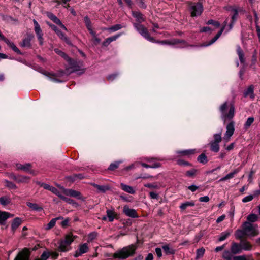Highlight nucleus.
Wrapping results in <instances>:
<instances>
[{
    "mask_svg": "<svg viewBox=\"0 0 260 260\" xmlns=\"http://www.w3.org/2000/svg\"><path fill=\"white\" fill-rule=\"evenodd\" d=\"M241 245L235 242H232L230 246V250H225L223 251L222 257L224 260H248L245 255L233 256L241 253Z\"/></svg>",
    "mask_w": 260,
    "mask_h": 260,
    "instance_id": "obj_1",
    "label": "nucleus"
},
{
    "mask_svg": "<svg viewBox=\"0 0 260 260\" xmlns=\"http://www.w3.org/2000/svg\"><path fill=\"white\" fill-rule=\"evenodd\" d=\"M50 256H51L52 258L56 259L58 256V254L56 252H49L47 251H45L42 253L40 257L36 258L34 260H47ZM29 256L30 251L29 249L24 248L19 252L14 260H29Z\"/></svg>",
    "mask_w": 260,
    "mask_h": 260,
    "instance_id": "obj_2",
    "label": "nucleus"
},
{
    "mask_svg": "<svg viewBox=\"0 0 260 260\" xmlns=\"http://www.w3.org/2000/svg\"><path fill=\"white\" fill-rule=\"evenodd\" d=\"M137 248V246L136 245L131 244L115 252L113 254V257L115 258L125 259L134 255Z\"/></svg>",
    "mask_w": 260,
    "mask_h": 260,
    "instance_id": "obj_3",
    "label": "nucleus"
},
{
    "mask_svg": "<svg viewBox=\"0 0 260 260\" xmlns=\"http://www.w3.org/2000/svg\"><path fill=\"white\" fill-rule=\"evenodd\" d=\"M220 111L221 113V117L224 122L226 120H230L234 116L235 108L233 104L225 102L220 107Z\"/></svg>",
    "mask_w": 260,
    "mask_h": 260,
    "instance_id": "obj_4",
    "label": "nucleus"
},
{
    "mask_svg": "<svg viewBox=\"0 0 260 260\" xmlns=\"http://www.w3.org/2000/svg\"><path fill=\"white\" fill-rule=\"evenodd\" d=\"M246 236L254 237L258 235L257 225H253L249 222H245L242 225Z\"/></svg>",
    "mask_w": 260,
    "mask_h": 260,
    "instance_id": "obj_5",
    "label": "nucleus"
},
{
    "mask_svg": "<svg viewBox=\"0 0 260 260\" xmlns=\"http://www.w3.org/2000/svg\"><path fill=\"white\" fill-rule=\"evenodd\" d=\"M134 26L136 29L141 34L142 36H143L148 41L152 42H154V38L150 36L147 29L145 27H144L142 25L137 23H135Z\"/></svg>",
    "mask_w": 260,
    "mask_h": 260,
    "instance_id": "obj_6",
    "label": "nucleus"
},
{
    "mask_svg": "<svg viewBox=\"0 0 260 260\" xmlns=\"http://www.w3.org/2000/svg\"><path fill=\"white\" fill-rule=\"evenodd\" d=\"M62 189V193L68 196L75 197L78 199L84 200V198L81 194L79 191L72 189H66L64 187H61Z\"/></svg>",
    "mask_w": 260,
    "mask_h": 260,
    "instance_id": "obj_7",
    "label": "nucleus"
},
{
    "mask_svg": "<svg viewBox=\"0 0 260 260\" xmlns=\"http://www.w3.org/2000/svg\"><path fill=\"white\" fill-rule=\"evenodd\" d=\"M33 22L34 23V30L35 32L37 35L38 40L39 42V44L40 45H42L43 44V33L42 30L40 27L39 24L37 22L35 19L33 20Z\"/></svg>",
    "mask_w": 260,
    "mask_h": 260,
    "instance_id": "obj_8",
    "label": "nucleus"
},
{
    "mask_svg": "<svg viewBox=\"0 0 260 260\" xmlns=\"http://www.w3.org/2000/svg\"><path fill=\"white\" fill-rule=\"evenodd\" d=\"M203 11V6L200 3L194 4L191 7V16L200 15Z\"/></svg>",
    "mask_w": 260,
    "mask_h": 260,
    "instance_id": "obj_9",
    "label": "nucleus"
},
{
    "mask_svg": "<svg viewBox=\"0 0 260 260\" xmlns=\"http://www.w3.org/2000/svg\"><path fill=\"white\" fill-rule=\"evenodd\" d=\"M89 247L87 243H84L80 245L78 249L76 251L74 256L78 257L81 256L83 254L87 253L89 251Z\"/></svg>",
    "mask_w": 260,
    "mask_h": 260,
    "instance_id": "obj_10",
    "label": "nucleus"
},
{
    "mask_svg": "<svg viewBox=\"0 0 260 260\" xmlns=\"http://www.w3.org/2000/svg\"><path fill=\"white\" fill-rule=\"evenodd\" d=\"M234 122L231 121L226 126V131L224 139L228 141L234 132Z\"/></svg>",
    "mask_w": 260,
    "mask_h": 260,
    "instance_id": "obj_11",
    "label": "nucleus"
},
{
    "mask_svg": "<svg viewBox=\"0 0 260 260\" xmlns=\"http://www.w3.org/2000/svg\"><path fill=\"white\" fill-rule=\"evenodd\" d=\"M117 214L113 209H108L106 210V216L102 218L103 220H106L107 219L110 222H112L115 218H117Z\"/></svg>",
    "mask_w": 260,
    "mask_h": 260,
    "instance_id": "obj_12",
    "label": "nucleus"
},
{
    "mask_svg": "<svg viewBox=\"0 0 260 260\" xmlns=\"http://www.w3.org/2000/svg\"><path fill=\"white\" fill-rule=\"evenodd\" d=\"M34 38V35L32 34H28L27 36L23 40L22 42L20 44V46L22 47L25 48H30L31 46V41Z\"/></svg>",
    "mask_w": 260,
    "mask_h": 260,
    "instance_id": "obj_13",
    "label": "nucleus"
},
{
    "mask_svg": "<svg viewBox=\"0 0 260 260\" xmlns=\"http://www.w3.org/2000/svg\"><path fill=\"white\" fill-rule=\"evenodd\" d=\"M231 16H236L238 15H244V12L241 9H237L236 7H229L227 9Z\"/></svg>",
    "mask_w": 260,
    "mask_h": 260,
    "instance_id": "obj_14",
    "label": "nucleus"
},
{
    "mask_svg": "<svg viewBox=\"0 0 260 260\" xmlns=\"http://www.w3.org/2000/svg\"><path fill=\"white\" fill-rule=\"evenodd\" d=\"M123 213L127 216L135 218L137 217L136 211L133 209H130L128 206H125L123 207Z\"/></svg>",
    "mask_w": 260,
    "mask_h": 260,
    "instance_id": "obj_15",
    "label": "nucleus"
},
{
    "mask_svg": "<svg viewBox=\"0 0 260 260\" xmlns=\"http://www.w3.org/2000/svg\"><path fill=\"white\" fill-rule=\"evenodd\" d=\"M13 215L9 212L0 211V224H4L5 221L9 218L13 217Z\"/></svg>",
    "mask_w": 260,
    "mask_h": 260,
    "instance_id": "obj_16",
    "label": "nucleus"
},
{
    "mask_svg": "<svg viewBox=\"0 0 260 260\" xmlns=\"http://www.w3.org/2000/svg\"><path fill=\"white\" fill-rule=\"evenodd\" d=\"M41 186L45 189H47L51 192H52L53 193L57 195L59 198V196H61V194L60 193L59 191L54 187L51 186L49 185V184L43 183Z\"/></svg>",
    "mask_w": 260,
    "mask_h": 260,
    "instance_id": "obj_17",
    "label": "nucleus"
},
{
    "mask_svg": "<svg viewBox=\"0 0 260 260\" xmlns=\"http://www.w3.org/2000/svg\"><path fill=\"white\" fill-rule=\"evenodd\" d=\"M241 245V250L244 251H250L252 249V245L246 240H242L240 243Z\"/></svg>",
    "mask_w": 260,
    "mask_h": 260,
    "instance_id": "obj_18",
    "label": "nucleus"
},
{
    "mask_svg": "<svg viewBox=\"0 0 260 260\" xmlns=\"http://www.w3.org/2000/svg\"><path fill=\"white\" fill-rule=\"evenodd\" d=\"M18 183H28L29 181V177L26 176H15L14 175L12 178Z\"/></svg>",
    "mask_w": 260,
    "mask_h": 260,
    "instance_id": "obj_19",
    "label": "nucleus"
},
{
    "mask_svg": "<svg viewBox=\"0 0 260 260\" xmlns=\"http://www.w3.org/2000/svg\"><path fill=\"white\" fill-rule=\"evenodd\" d=\"M3 41L10 47L14 51L19 54H21V52L20 50L15 46V45L11 41L7 39L6 38H3Z\"/></svg>",
    "mask_w": 260,
    "mask_h": 260,
    "instance_id": "obj_20",
    "label": "nucleus"
},
{
    "mask_svg": "<svg viewBox=\"0 0 260 260\" xmlns=\"http://www.w3.org/2000/svg\"><path fill=\"white\" fill-rule=\"evenodd\" d=\"M241 169L240 168L235 169L233 172L230 173L229 174H227L224 177L221 178L219 181H225L227 180L230 179L231 178H233L235 174L238 173L240 171Z\"/></svg>",
    "mask_w": 260,
    "mask_h": 260,
    "instance_id": "obj_21",
    "label": "nucleus"
},
{
    "mask_svg": "<svg viewBox=\"0 0 260 260\" xmlns=\"http://www.w3.org/2000/svg\"><path fill=\"white\" fill-rule=\"evenodd\" d=\"M70 249V246L63 240L60 241L58 247V250L61 252H67Z\"/></svg>",
    "mask_w": 260,
    "mask_h": 260,
    "instance_id": "obj_22",
    "label": "nucleus"
},
{
    "mask_svg": "<svg viewBox=\"0 0 260 260\" xmlns=\"http://www.w3.org/2000/svg\"><path fill=\"white\" fill-rule=\"evenodd\" d=\"M196 152H197V151L196 149H188L177 151V153L179 154L180 156H190V155L194 154Z\"/></svg>",
    "mask_w": 260,
    "mask_h": 260,
    "instance_id": "obj_23",
    "label": "nucleus"
},
{
    "mask_svg": "<svg viewBox=\"0 0 260 260\" xmlns=\"http://www.w3.org/2000/svg\"><path fill=\"white\" fill-rule=\"evenodd\" d=\"M226 24H224V26L222 27V28L221 29L220 31L214 37V38H213L211 41L210 42L209 44H205L202 45L203 46H208L209 45H210L214 43L221 35L222 33L223 32V30L226 29Z\"/></svg>",
    "mask_w": 260,
    "mask_h": 260,
    "instance_id": "obj_24",
    "label": "nucleus"
},
{
    "mask_svg": "<svg viewBox=\"0 0 260 260\" xmlns=\"http://www.w3.org/2000/svg\"><path fill=\"white\" fill-rule=\"evenodd\" d=\"M17 168L19 170H23L26 172H29L31 168L30 164H25L24 165L18 164L16 165Z\"/></svg>",
    "mask_w": 260,
    "mask_h": 260,
    "instance_id": "obj_25",
    "label": "nucleus"
},
{
    "mask_svg": "<svg viewBox=\"0 0 260 260\" xmlns=\"http://www.w3.org/2000/svg\"><path fill=\"white\" fill-rule=\"evenodd\" d=\"M21 222H22V220L21 219V218H19V217H16L15 218L12 223V225H11V228H12V230L13 232H14L18 227L21 224Z\"/></svg>",
    "mask_w": 260,
    "mask_h": 260,
    "instance_id": "obj_26",
    "label": "nucleus"
},
{
    "mask_svg": "<svg viewBox=\"0 0 260 260\" xmlns=\"http://www.w3.org/2000/svg\"><path fill=\"white\" fill-rule=\"evenodd\" d=\"M120 186L121 189L126 192L131 194H134L135 193V189L132 186L124 184L122 183L120 184Z\"/></svg>",
    "mask_w": 260,
    "mask_h": 260,
    "instance_id": "obj_27",
    "label": "nucleus"
},
{
    "mask_svg": "<svg viewBox=\"0 0 260 260\" xmlns=\"http://www.w3.org/2000/svg\"><path fill=\"white\" fill-rule=\"evenodd\" d=\"M59 198L68 203V204L72 205L75 207H77L79 206V204L75 201L70 198L66 197L62 194L61 196H59Z\"/></svg>",
    "mask_w": 260,
    "mask_h": 260,
    "instance_id": "obj_28",
    "label": "nucleus"
},
{
    "mask_svg": "<svg viewBox=\"0 0 260 260\" xmlns=\"http://www.w3.org/2000/svg\"><path fill=\"white\" fill-rule=\"evenodd\" d=\"M92 186L96 188L99 192H105L107 190H110V187L109 185H99L96 184H92Z\"/></svg>",
    "mask_w": 260,
    "mask_h": 260,
    "instance_id": "obj_29",
    "label": "nucleus"
},
{
    "mask_svg": "<svg viewBox=\"0 0 260 260\" xmlns=\"http://www.w3.org/2000/svg\"><path fill=\"white\" fill-rule=\"evenodd\" d=\"M244 95L245 97L249 96L252 99L254 98L253 86L252 85L248 87L247 90L244 92Z\"/></svg>",
    "mask_w": 260,
    "mask_h": 260,
    "instance_id": "obj_30",
    "label": "nucleus"
},
{
    "mask_svg": "<svg viewBox=\"0 0 260 260\" xmlns=\"http://www.w3.org/2000/svg\"><path fill=\"white\" fill-rule=\"evenodd\" d=\"M232 232L231 231H226L225 232H222L218 238V241L221 242L225 240H226L231 234Z\"/></svg>",
    "mask_w": 260,
    "mask_h": 260,
    "instance_id": "obj_31",
    "label": "nucleus"
},
{
    "mask_svg": "<svg viewBox=\"0 0 260 260\" xmlns=\"http://www.w3.org/2000/svg\"><path fill=\"white\" fill-rule=\"evenodd\" d=\"M27 206H28L29 208H30L32 210L37 211H40L43 210V208L42 207L39 206L38 204L36 203H32L31 202H27L26 203Z\"/></svg>",
    "mask_w": 260,
    "mask_h": 260,
    "instance_id": "obj_32",
    "label": "nucleus"
},
{
    "mask_svg": "<svg viewBox=\"0 0 260 260\" xmlns=\"http://www.w3.org/2000/svg\"><path fill=\"white\" fill-rule=\"evenodd\" d=\"M195 205L193 201L186 202L182 203L180 206V208L181 210H185L188 207H193Z\"/></svg>",
    "mask_w": 260,
    "mask_h": 260,
    "instance_id": "obj_33",
    "label": "nucleus"
},
{
    "mask_svg": "<svg viewBox=\"0 0 260 260\" xmlns=\"http://www.w3.org/2000/svg\"><path fill=\"white\" fill-rule=\"evenodd\" d=\"M62 217H58L52 219L46 225L45 229L47 230L52 228L55 224L56 221L60 219H62Z\"/></svg>",
    "mask_w": 260,
    "mask_h": 260,
    "instance_id": "obj_34",
    "label": "nucleus"
},
{
    "mask_svg": "<svg viewBox=\"0 0 260 260\" xmlns=\"http://www.w3.org/2000/svg\"><path fill=\"white\" fill-rule=\"evenodd\" d=\"M76 238V236H73L72 234H69L66 236L63 241L66 242L68 245L70 246L71 244L73 242L74 239Z\"/></svg>",
    "mask_w": 260,
    "mask_h": 260,
    "instance_id": "obj_35",
    "label": "nucleus"
},
{
    "mask_svg": "<svg viewBox=\"0 0 260 260\" xmlns=\"http://www.w3.org/2000/svg\"><path fill=\"white\" fill-rule=\"evenodd\" d=\"M85 22L88 29L90 31V34L95 38V32L92 29L91 23L88 17H85Z\"/></svg>",
    "mask_w": 260,
    "mask_h": 260,
    "instance_id": "obj_36",
    "label": "nucleus"
},
{
    "mask_svg": "<svg viewBox=\"0 0 260 260\" xmlns=\"http://www.w3.org/2000/svg\"><path fill=\"white\" fill-rule=\"evenodd\" d=\"M56 34L62 40L64 41L68 44H71V42L69 39L66 37L61 31H57Z\"/></svg>",
    "mask_w": 260,
    "mask_h": 260,
    "instance_id": "obj_37",
    "label": "nucleus"
},
{
    "mask_svg": "<svg viewBox=\"0 0 260 260\" xmlns=\"http://www.w3.org/2000/svg\"><path fill=\"white\" fill-rule=\"evenodd\" d=\"M237 53L238 55V57L240 62L241 63H243L244 62V53L242 50L241 49V47L239 46H238L237 47Z\"/></svg>",
    "mask_w": 260,
    "mask_h": 260,
    "instance_id": "obj_38",
    "label": "nucleus"
},
{
    "mask_svg": "<svg viewBox=\"0 0 260 260\" xmlns=\"http://www.w3.org/2000/svg\"><path fill=\"white\" fill-rule=\"evenodd\" d=\"M246 234H245L243 228H242V230H238L235 233V237L236 239H241Z\"/></svg>",
    "mask_w": 260,
    "mask_h": 260,
    "instance_id": "obj_39",
    "label": "nucleus"
},
{
    "mask_svg": "<svg viewBox=\"0 0 260 260\" xmlns=\"http://www.w3.org/2000/svg\"><path fill=\"white\" fill-rule=\"evenodd\" d=\"M119 35H115L111 37H109L107 38L104 42V45L105 46L108 45L111 42L115 41L119 37Z\"/></svg>",
    "mask_w": 260,
    "mask_h": 260,
    "instance_id": "obj_40",
    "label": "nucleus"
},
{
    "mask_svg": "<svg viewBox=\"0 0 260 260\" xmlns=\"http://www.w3.org/2000/svg\"><path fill=\"white\" fill-rule=\"evenodd\" d=\"M258 216L257 215L254 214H250L247 217V220L249 222H254L257 220Z\"/></svg>",
    "mask_w": 260,
    "mask_h": 260,
    "instance_id": "obj_41",
    "label": "nucleus"
},
{
    "mask_svg": "<svg viewBox=\"0 0 260 260\" xmlns=\"http://www.w3.org/2000/svg\"><path fill=\"white\" fill-rule=\"evenodd\" d=\"M11 202V200L10 198L7 197H3L0 198V204L6 206L9 204Z\"/></svg>",
    "mask_w": 260,
    "mask_h": 260,
    "instance_id": "obj_42",
    "label": "nucleus"
},
{
    "mask_svg": "<svg viewBox=\"0 0 260 260\" xmlns=\"http://www.w3.org/2000/svg\"><path fill=\"white\" fill-rule=\"evenodd\" d=\"M211 149L212 151L217 152L219 150V143L215 142H212L211 143Z\"/></svg>",
    "mask_w": 260,
    "mask_h": 260,
    "instance_id": "obj_43",
    "label": "nucleus"
},
{
    "mask_svg": "<svg viewBox=\"0 0 260 260\" xmlns=\"http://www.w3.org/2000/svg\"><path fill=\"white\" fill-rule=\"evenodd\" d=\"M198 160L202 164H206L208 161L207 157L204 154H201L198 158Z\"/></svg>",
    "mask_w": 260,
    "mask_h": 260,
    "instance_id": "obj_44",
    "label": "nucleus"
},
{
    "mask_svg": "<svg viewBox=\"0 0 260 260\" xmlns=\"http://www.w3.org/2000/svg\"><path fill=\"white\" fill-rule=\"evenodd\" d=\"M162 248L167 254H173L174 253V250L170 248L168 245H164Z\"/></svg>",
    "mask_w": 260,
    "mask_h": 260,
    "instance_id": "obj_45",
    "label": "nucleus"
},
{
    "mask_svg": "<svg viewBox=\"0 0 260 260\" xmlns=\"http://www.w3.org/2000/svg\"><path fill=\"white\" fill-rule=\"evenodd\" d=\"M5 185L10 189H15L17 188V186L13 182L9 181L8 180H5Z\"/></svg>",
    "mask_w": 260,
    "mask_h": 260,
    "instance_id": "obj_46",
    "label": "nucleus"
},
{
    "mask_svg": "<svg viewBox=\"0 0 260 260\" xmlns=\"http://www.w3.org/2000/svg\"><path fill=\"white\" fill-rule=\"evenodd\" d=\"M197 172L198 170L197 169H192L190 170L186 171L185 173V175L188 177H193L196 175Z\"/></svg>",
    "mask_w": 260,
    "mask_h": 260,
    "instance_id": "obj_47",
    "label": "nucleus"
},
{
    "mask_svg": "<svg viewBox=\"0 0 260 260\" xmlns=\"http://www.w3.org/2000/svg\"><path fill=\"white\" fill-rule=\"evenodd\" d=\"M54 51L55 52V53H56L57 54L59 55L63 58H64L65 59H66L67 60H69V59H70L69 57L62 51H61L58 49H55Z\"/></svg>",
    "mask_w": 260,
    "mask_h": 260,
    "instance_id": "obj_48",
    "label": "nucleus"
},
{
    "mask_svg": "<svg viewBox=\"0 0 260 260\" xmlns=\"http://www.w3.org/2000/svg\"><path fill=\"white\" fill-rule=\"evenodd\" d=\"M122 27V26L120 24H116L111 27L106 28L105 29L108 30H110L111 31H117L120 29H121Z\"/></svg>",
    "mask_w": 260,
    "mask_h": 260,
    "instance_id": "obj_49",
    "label": "nucleus"
},
{
    "mask_svg": "<svg viewBox=\"0 0 260 260\" xmlns=\"http://www.w3.org/2000/svg\"><path fill=\"white\" fill-rule=\"evenodd\" d=\"M205 252V249L204 248L198 249L197 250V258H200L203 256Z\"/></svg>",
    "mask_w": 260,
    "mask_h": 260,
    "instance_id": "obj_50",
    "label": "nucleus"
},
{
    "mask_svg": "<svg viewBox=\"0 0 260 260\" xmlns=\"http://www.w3.org/2000/svg\"><path fill=\"white\" fill-rule=\"evenodd\" d=\"M253 121H254V118L253 117H249L247 119V120L244 124V128L245 129H247L251 125V124L253 122Z\"/></svg>",
    "mask_w": 260,
    "mask_h": 260,
    "instance_id": "obj_51",
    "label": "nucleus"
},
{
    "mask_svg": "<svg viewBox=\"0 0 260 260\" xmlns=\"http://www.w3.org/2000/svg\"><path fill=\"white\" fill-rule=\"evenodd\" d=\"M177 164L181 166H191V164L183 159H178L177 160Z\"/></svg>",
    "mask_w": 260,
    "mask_h": 260,
    "instance_id": "obj_52",
    "label": "nucleus"
},
{
    "mask_svg": "<svg viewBox=\"0 0 260 260\" xmlns=\"http://www.w3.org/2000/svg\"><path fill=\"white\" fill-rule=\"evenodd\" d=\"M97 236L96 233L93 232L90 233L88 235V242H91L93 240L95 239Z\"/></svg>",
    "mask_w": 260,
    "mask_h": 260,
    "instance_id": "obj_53",
    "label": "nucleus"
},
{
    "mask_svg": "<svg viewBox=\"0 0 260 260\" xmlns=\"http://www.w3.org/2000/svg\"><path fill=\"white\" fill-rule=\"evenodd\" d=\"M214 137V141L213 142L219 143L221 141V133L215 134Z\"/></svg>",
    "mask_w": 260,
    "mask_h": 260,
    "instance_id": "obj_54",
    "label": "nucleus"
},
{
    "mask_svg": "<svg viewBox=\"0 0 260 260\" xmlns=\"http://www.w3.org/2000/svg\"><path fill=\"white\" fill-rule=\"evenodd\" d=\"M141 165L143 167L146 168H158L160 166L159 164H158V163L155 164L153 166H150V165H147L145 163H141Z\"/></svg>",
    "mask_w": 260,
    "mask_h": 260,
    "instance_id": "obj_55",
    "label": "nucleus"
},
{
    "mask_svg": "<svg viewBox=\"0 0 260 260\" xmlns=\"http://www.w3.org/2000/svg\"><path fill=\"white\" fill-rule=\"evenodd\" d=\"M120 162H116L115 163L111 164L108 168L110 170H114L116 168H118Z\"/></svg>",
    "mask_w": 260,
    "mask_h": 260,
    "instance_id": "obj_56",
    "label": "nucleus"
},
{
    "mask_svg": "<svg viewBox=\"0 0 260 260\" xmlns=\"http://www.w3.org/2000/svg\"><path fill=\"white\" fill-rule=\"evenodd\" d=\"M253 199V196L252 195H249L245 197H244L242 199V202L244 203H246L249 201H251Z\"/></svg>",
    "mask_w": 260,
    "mask_h": 260,
    "instance_id": "obj_57",
    "label": "nucleus"
},
{
    "mask_svg": "<svg viewBox=\"0 0 260 260\" xmlns=\"http://www.w3.org/2000/svg\"><path fill=\"white\" fill-rule=\"evenodd\" d=\"M144 186L146 187L150 188H158V186L157 185L155 184H151V183H148L144 185Z\"/></svg>",
    "mask_w": 260,
    "mask_h": 260,
    "instance_id": "obj_58",
    "label": "nucleus"
},
{
    "mask_svg": "<svg viewBox=\"0 0 260 260\" xmlns=\"http://www.w3.org/2000/svg\"><path fill=\"white\" fill-rule=\"evenodd\" d=\"M70 219L69 218H66L63 221H62L61 223V225L63 228H66L68 226L69 222Z\"/></svg>",
    "mask_w": 260,
    "mask_h": 260,
    "instance_id": "obj_59",
    "label": "nucleus"
},
{
    "mask_svg": "<svg viewBox=\"0 0 260 260\" xmlns=\"http://www.w3.org/2000/svg\"><path fill=\"white\" fill-rule=\"evenodd\" d=\"M210 200L208 196H204L199 198V201L202 202H208Z\"/></svg>",
    "mask_w": 260,
    "mask_h": 260,
    "instance_id": "obj_60",
    "label": "nucleus"
},
{
    "mask_svg": "<svg viewBox=\"0 0 260 260\" xmlns=\"http://www.w3.org/2000/svg\"><path fill=\"white\" fill-rule=\"evenodd\" d=\"M199 188V186H197L194 185H191L188 187V189L191 191L192 192L195 191L197 189Z\"/></svg>",
    "mask_w": 260,
    "mask_h": 260,
    "instance_id": "obj_61",
    "label": "nucleus"
},
{
    "mask_svg": "<svg viewBox=\"0 0 260 260\" xmlns=\"http://www.w3.org/2000/svg\"><path fill=\"white\" fill-rule=\"evenodd\" d=\"M207 24H213L216 26V27H219L220 24L217 21H214L213 20H210L208 21Z\"/></svg>",
    "mask_w": 260,
    "mask_h": 260,
    "instance_id": "obj_62",
    "label": "nucleus"
},
{
    "mask_svg": "<svg viewBox=\"0 0 260 260\" xmlns=\"http://www.w3.org/2000/svg\"><path fill=\"white\" fill-rule=\"evenodd\" d=\"M225 247V244H223L220 246H218L215 249V251L216 252H219V251L222 250L223 249H224Z\"/></svg>",
    "mask_w": 260,
    "mask_h": 260,
    "instance_id": "obj_63",
    "label": "nucleus"
},
{
    "mask_svg": "<svg viewBox=\"0 0 260 260\" xmlns=\"http://www.w3.org/2000/svg\"><path fill=\"white\" fill-rule=\"evenodd\" d=\"M150 196L151 199H157L158 198V194L154 192H150Z\"/></svg>",
    "mask_w": 260,
    "mask_h": 260,
    "instance_id": "obj_64",
    "label": "nucleus"
}]
</instances>
